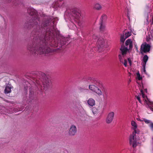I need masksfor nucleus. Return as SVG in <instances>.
Wrapping results in <instances>:
<instances>
[{"label": "nucleus", "instance_id": "f257e3e1", "mask_svg": "<svg viewBox=\"0 0 153 153\" xmlns=\"http://www.w3.org/2000/svg\"><path fill=\"white\" fill-rule=\"evenodd\" d=\"M27 13L32 16V18L27 22L26 26L28 28H33L31 34V38L33 39L32 44L28 45L27 49L33 55L36 56L38 55V32L37 29L38 18L37 12L33 8L29 7L27 9Z\"/></svg>", "mask_w": 153, "mask_h": 153}, {"label": "nucleus", "instance_id": "f03ea898", "mask_svg": "<svg viewBox=\"0 0 153 153\" xmlns=\"http://www.w3.org/2000/svg\"><path fill=\"white\" fill-rule=\"evenodd\" d=\"M110 44L106 40L102 38L98 39L97 42V47L100 52L103 51L109 48Z\"/></svg>", "mask_w": 153, "mask_h": 153}, {"label": "nucleus", "instance_id": "7ed1b4c3", "mask_svg": "<svg viewBox=\"0 0 153 153\" xmlns=\"http://www.w3.org/2000/svg\"><path fill=\"white\" fill-rule=\"evenodd\" d=\"M136 133L132 132L129 138V143L130 145L133 147H136L137 145V141L139 139L138 137L136 135Z\"/></svg>", "mask_w": 153, "mask_h": 153}, {"label": "nucleus", "instance_id": "20e7f679", "mask_svg": "<svg viewBox=\"0 0 153 153\" xmlns=\"http://www.w3.org/2000/svg\"><path fill=\"white\" fill-rule=\"evenodd\" d=\"M141 92L142 95L143 100L144 102V104L147 105L152 111H153V103L150 102L147 97L143 94V92L142 90H141Z\"/></svg>", "mask_w": 153, "mask_h": 153}, {"label": "nucleus", "instance_id": "39448f33", "mask_svg": "<svg viewBox=\"0 0 153 153\" xmlns=\"http://www.w3.org/2000/svg\"><path fill=\"white\" fill-rule=\"evenodd\" d=\"M89 88L90 90L99 96H101L102 94V93L101 90L94 85H89Z\"/></svg>", "mask_w": 153, "mask_h": 153}, {"label": "nucleus", "instance_id": "423d86ee", "mask_svg": "<svg viewBox=\"0 0 153 153\" xmlns=\"http://www.w3.org/2000/svg\"><path fill=\"white\" fill-rule=\"evenodd\" d=\"M42 75L43 77L42 80L43 86L44 88L47 87L51 84V81L47 77L46 75L45 74H43Z\"/></svg>", "mask_w": 153, "mask_h": 153}, {"label": "nucleus", "instance_id": "0eeeda50", "mask_svg": "<svg viewBox=\"0 0 153 153\" xmlns=\"http://www.w3.org/2000/svg\"><path fill=\"white\" fill-rule=\"evenodd\" d=\"M115 115V113L113 111L109 112L106 116L105 121L107 124L111 123L113 120Z\"/></svg>", "mask_w": 153, "mask_h": 153}, {"label": "nucleus", "instance_id": "6e6552de", "mask_svg": "<svg viewBox=\"0 0 153 153\" xmlns=\"http://www.w3.org/2000/svg\"><path fill=\"white\" fill-rule=\"evenodd\" d=\"M77 128L74 125H72L70 126L68 132V135L71 136L75 135L77 132Z\"/></svg>", "mask_w": 153, "mask_h": 153}, {"label": "nucleus", "instance_id": "1a4fd4ad", "mask_svg": "<svg viewBox=\"0 0 153 153\" xmlns=\"http://www.w3.org/2000/svg\"><path fill=\"white\" fill-rule=\"evenodd\" d=\"M150 46L146 43L142 44L141 46L140 51L141 53L146 52H148L150 50Z\"/></svg>", "mask_w": 153, "mask_h": 153}, {"label": "nucleus", "instance_id": "9d476101", "mask_svg": "<svg viewBox=\"0 0 153 153\" xmlns=\"http://www.w3.org/2000/svg\"><path fill=\"white\" fill-rule=\"evenodd\" d=\"M131 128L134 130L133 132L137 133L139 131L137 129L138 125L136 122L135 121L132 120L131 121Z\"/></svg>", "mask_w": 153, "mask_h": 153}, {"label": "nucleus", "instance_id": "9b49d317", "mask_svg": "<svg viewBox=\"0 0 153 153\" xmlns=\"http://www.w3.org/2000/svg\"><path fill=\"white\" fill-rule=\"evenodd\" d=\"M87 104L89 107H93L95 105V101L93 99L89 98L87 101Z\"/></svg>", "mask_w": 153, "mask_h": 153}, {"label": "nucleus", "instance_id": "f8f14e48", "mask_svg": "<svg viewBox=\"0 0 153 153\" xmlns=\"http://www.w3.org/2000/svg\"><path fill=\"white\" fill-rule=\"evenodd\" d=\"M93 8L95 10H100L102 9V6L100 4L96 3L94 4Z\"/></svg>", "mask_w": 153, "mask_h": 153}, {"label": "nucleus", "instance_id": "ddd939ff", "mask_svg": "<svg viewBox=\"0 0 153 153\" xmlns=\"http://www.w3.org/2000/svg\"><path fill=\"white\" fill-rule=\"evenodd\" d=\"M119 58L120 62H122L126 67L127 66V61L124 58L123 56H119Z\"/></svg>", "mask_w": 153, "mask_h": 153}, {"label": "nucleus", "instance_id": "4468645a", "mask_svg": "<svg viewBox=\"0 0 153 153\" xmlns=\"http://www.w3.org/2000/svg\"><path fill=\"white\" fill-rule=\"evenodd\" d=\"M120 50L121 51L122 54L119 56H123L124 57V55L128 51V50L124 47H122L120 48Z\"/></svg>", "mask_w": 153, "mask_h": 153}, {"label": "nucleus", "instance_id": "2eb2a0df", "mask_svg": "<svg viewBox=\"0 0 153 153\" xmlns=\"http://www.w3.org/2000/svg\"><path fill=\"white\" fill-rule=\"evenodd\" d=\"M126 45H129L130 48H132V42L130 39H127L126 42Z\"/></svg>", "mask_w": 153, "mask_h": 153}, {"label": "nucleus", "instance_id": "dca6fc26", "mask_svg": "<svg viewBox=\"0 0 153 153\" xmlns=\"http://www.w3.org/2000/svg\"><path fill=\"white\" fill-rule=\"evenodd\" d=\"M11 92V88L8 86L6 87L4 90V93L5 94H8Z\"/></svg>", "mask_w": 153, "mask_h": 153}, {"label": "nucleus", "instance_id": "f3484780", "mask_svg": "<svg viewBox=\"0 0 153 153\" xmlns=\"http://www.w3.org/2000/svg\"><path fill=\"white\" fill-rule=\"evenodd\" d=\"M137 74V77L136 78L138 79V80H141L142 79V76H141L139 72H137L136 74Z\"/></svg>", "mask_w": 153, "mask_h": 153}, {"label": "nucleus", "instance_id": "a211bd4d", "mask_svg": "<svg viewBox=\"0 0 153 153\" xmlns=\"http://www.w3.org/2000/svg\"><path fill=\"white\" fill-rule=\"evenodd\" d=\"M126 38L125 37L124 35H122L121 36L120 41L122 42H124L125 39Z\"/></svg>", "mask_w": 153, "mask_h": 153}, {"label": "nucleus", "instance_id": "6ab92c4d", "mask_svg": "<svg viewBox=\"0 0 153 153\" xmlns=\"http://www.w3.org/2000/svg\"><path fill=\"white\" fill-rule=\"evenodd\" d=\"M131 35V32H128L125 33V37L127 38L128 37L130 36Z\"/></svg>", "mask_w": 153, "mask_h": 153}, {"label": "nucleus", "instance_id": "aec40b11", "mask_svg": "<svg viewBox=\"0 0 153 153\" xmlns=\"http://www.w3.org/2000/svg\"><path fill=\"white\" fill-rule=\"evenodd\" d=\"M148 57L147 55H145L144 56L143 59V60L144 62H146L148 60Z\"/></svg>", "mask_w": 153, "mask_h": 153}, {"label": "nucleus", "instance_id": "412c9836", "mask_svg": "<svg viewBox=\"0 0 153 153\" xmlns=\"http://www.w3.org/2000/svg\"><path fill=\"white\" fill-rule=\"evenodd\" d=\"M143 121H144L145 122L146 124H150V123L151 122L150 120L145 119H143Z\"/></svg>", "mask_w": 153, "mask_h": 153}, {"label": "nucleus", "instance_id": "4be33fe9", "mask_svg": "<svg viewBox=\"0 0 153 153\" xmlns=\"http://www.w3.org/2000/svg\"><path fill=\"white\" fill-rule=\"evenodd\" d=\"M92 111L93 113L94 114H95L97 113V110L95 108H93V109H92Z\"/></svg>", "mask_w": 153, "mask_h": 153}, {"label": "nucleus", "instance_id": "5701e85b", "mask_svg": "<svg viewBox=\"0 0 153 153\" xmlns=\"http://www.w3.org/2000/svg\"><path fill=\"white\" fill-rule=\"evenodd\" d=\"M107 94L106 92L105 91H104L103 94V98H105L107 96Z\"/></svg>", "mask_w": 153, "mask_h": 153}, {"label": "nucleus", "instance_id": "b1692460", "mask_svg": "<svg viewBox=\"0 0 153 153\" xmlns=\"http://www.w3.org/2000/svg\"><path fill=\"white\" fill-rule=\"evenodd\" d=\"M128 62L129 64V65L131 66V59L130 58H128Z\"/></svg>", "mask_w": 153, "mask_h": 153}, {"label": "nucleus", "instance_id": "393cba45", "mask_svg": "<svg viewBox=\"0 0 153 153\" xmlns=\"http://www.w3.org/2000/svg\"><path fill=\"white\" fill-rule=\"evenodd\" d=\"M105 27V25L103 24H101L100 26V29L102 30Z\"/></svg>", "mask_w": 153, "mask_h": 153}, {"label": "nucleus", "instance_id": "a878e982", "mask_svg": "<svg viewBox=\"0 0 153 153\" xmlns=\"http://www.w3.org/2000/svg\"><path fill=\"white\" fill-rule=\"evenodd\" d=\"M136 97L137 98V99L138 100V101H139V102L140 103H142L141 102V101L140 99V97H139V96H136Z\"/></svg>", "mask_w": 153, "mask_h": 153}, {"label": "nucleus", "instance_id": "bb28decb", "mask_svg": "<svg viewBox=\"0 0 153 153\" xmlns=\"http://www.w3.org/2000/svg\"><path fill=\"white\" fill-rule=\"evenodd\" d=\"M102 17L103 19H107V16L105 15H102Z\"/></svg>", "mask_w": 153, "mask_h": 153}, {"label": "nucleus", "instance_id": "cd10ccee", "mask_svg": "<svg viewBox=\"0 0 153 153\" xmlns=\"http://www.w3.org/2000/svg\"><path fill=\"white\" fill-rule=\"evenodd\" d=\"M93 38L94 40H96L97 39L98 37L96 35H94L93 36Z\"/></svg>", "mask_w": 153, "mask_h": 153}, {"label": "nucleus", "instance_id": "c85d7f7f", "mask_svg": "<svg viewBox=\"0 0 153 153\" xmlns=\"http://www.w3.org/2000/svg\"><path fill=\"white\" fill-rule=\"evenodd\" d=\"M146 62H144L143 61V62L142 63V64L143 66V68L145 67V66H146Z\"/></svg>", "mask_w": 153, "mask_h": 153}, {"label": "nucleus", "instance_id": "c756f323", "mask_svg": "<svg viewBox=\"0 0 153 153\" xmlns=\"http://www.w3.org/2000/svg\"><path fill=\"white\" fill-rule=\"evenodd\" d=\"M136 119L137 121L140 122H142L143 121V120H141L139 118H137Z\"/></svg>", "mask_w": 153, "mask_h": 153}, {"label": "nucleus", "instance_id": "7c9ffc66", "mask_svg": "<svg viewBox=\"0 0 153 153\" xmlns=\"http://www.w3.org/2000/svg\"><path fill=\"white\" fill-rule=\"evenodd\" d=\"M150 126L152 128H153V123L152 122H151L150 124Z\"/></svg>", "mask_w": 153, "mask_h": 153}, {"label": "nucleus", "instance_id": "2f4dec72", "mask_svg": "<svg viewBox=\"0 0 153 153\" xmlns=\"http://www.w3.org/2000/svg\"><path fill=\"white\" fill-rule=\"evenodd\" d=\"M143 71L144 72H146L145 67L143 68Z\"/></svg>", "mask_w": 153, "mask_h": 153}, {"label": "nucleus", "instance_id": "473e14b6", "mask_svg": "<svg viewBox=\"0 0 153 153\" xmlns=\"http://www.w3.org/2000/svg\"><path fill=\"white\" fill-rule=\"evenodd\" d=\"M131 82V80L130 79H129V81H128V83H130V82Z\"/></svg>", "mask_w": 153, "mask_h": 153}, {"label": "nucleus", "instance_id": "72a5a7b5", "mask_svg": "<svg viewBox=\"0 0 153 153\" xmlns=\"http://www.w3.org/2000/svg\"><path fill=\"white\" fill-rule=\"evenodd\" d=\"M136 48V50H137V51H138V50H137V47Z\"/></svg>", "mask_w": 153, "mask_h": 153}, {"label": "nucleus", "instance_id": "f704fd0d", "mask_svg": "<svg viewBox=\"0 0 153 153\" xmlns=\"http://www.w3.org/2000/svg\"><path fill=\"white\" fill-rule=\"evenodd\" d=\"M152 32L153 33V29L152 30Z\"/></svg>", "mask_w": 153, "mask_h": 153}, {"label": "nucleus", "instance_id": "c9c22d12", "mask_svg": "<svg viewBox=\"0 0 153 153\" xmlns=\"http://www.w3.org/2000/svg\"><path fill=\"white\" fill-rule=\"evenodd\" d=\"M8 1H10V0H8Z\"/></svg>", "mask_w": 153, "mask_h": 153}]
</instances>
